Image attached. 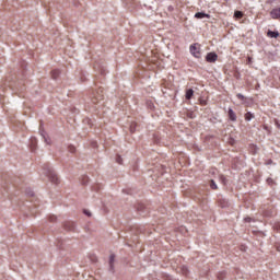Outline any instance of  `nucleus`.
Wrapping results in <instances>:
<instances>
[{
    "label": "nucleus",
    "instance_id": "15",
    "mask_svg": "<svg viewBox=\"0 0 280 280\" xmlns=\"http://www.w3.org/2000/svg\"><path fill=\"white\" fill-rule=\"evenodd\" d=\"M116 163H118V165H124V159H121V155L116 156Z\"/></svg>",
    "mask_w": 280,
    "mask_h": 280
},
{
    "label": "nucleus",
    "instance_id": "12",
    "mask_svg": "<svg viewBox=\"0 0 280 280\" xmlns=\"http://www.w3.org/2000/svg\"><path fill=\"white\" fill-rule=\"evenodd\" d=\"M59 75H60V71H59V70H52V71H51V78H52V80H56Z\"/></svg>",
    "mask_w": 280,
    "mask_h": 280
},
{
    "label": "nucleus",
    "instance_id": "16",
    "mask_svg": "<svg viewBox=\"0 0 280 280\" xmlns=\"http://www.w3.org/2000/svg\"><path fill=\"white\" fill-rule=\"evenodd\" d=\"M210 187H211V189H218V184H215V180H213V179H211L210 180Z\"/></svg>",
    "mask_w": 280,
    "mask_h": 280
},
{
    "label": "nucleus",
    "instance_id": "9",
    "mask_svg": "<svg viewBox=\"0 0 280 280\" xmlns=\"http://www.w3.org/2000/svg\"><path fill=\"white\" fill-rule=\"evenodd\" d=\"M109 268L110 270L115 269V254H110L109 256Z\"/></svg>",
    "mask_w": 280,
    "mask_h": 280
},
{
    "label": "nucleus",
    "instance_id": "8",
    "mask_svg": "<svg viewBox=\"0 0 280 280\" xmlns=\"http://www.w3.org/2000/svg\"><path fill=\"white\" fill-rule=\"evenodd\" d=\"M267 36H269V38H279V32H277V31H268L267 32Z\"/></svg>",
    "mask_w": 280,
    "mask_h": 280
},
{
    "label": "nucleus",
    "instance_id": "25",
    "mask_svg": "<svg viewBox=\"0 0 280 280\" xmlns=\"http://www.w3.org/2000/svg\"><path fill=\"white\" fill-rule=\"evenodd\" d=\"M183 270H184V273L187 275V268L184 267Z\"/></svg>",
    "mask_w": 280,
    "mask_h": 280
},
{
    "label": "nucleus",
    "instance_id": "13",
    "mask_svg": "<svg viewBox=\"0 0 280 280\" xmlns=\"http://www.w3.org/2000/svg\"><path fill=\"white\" fill-rule=\"evenodd\" d=\"M129 130L131 133H135L137 132V122H132L129 127Z\"/></svg>",
    "mask_w": 280,
    "mask_h": 280
},
{
    "label": "nucleus",
    "instance_id": "24",
    "mask_svg": "<svg viewBox=\"0 0 280 280\" xmlns=\"http://www.w3.org/2000/svg\"><path fill=\"white\" fill-rule=\"evenodd\" d=\"M85 215H89V218H91V212H89L88 210H84Z\"/></svg>",
    "mask_w": 280,
    "mask_h": 280
},
{
    "label": "nucleus",
    "instance_id": "19",
    "mask_svg": "<svg viewBox=\"0 0 280 280\" xmlns=\"http://www.w3.org/2000/svg\"><path fill=\"white\" fill-rule=\"evenodd\" d=\"M56 220H57L56 215H50L49 217V222H56Z\"/></svg>",
    "mask_w": 280,
    "mask_h": 280
},
{
    "label": "nucleus",
    "instance_id": "14",
    "mask_svg": "<svg viewBox=\"0 0 280 280\" xmlns=\"http://www.w3.org/2000/svg\"><path fill=\"white\" fill-rule=\"evenodd\" d=\"M234 16L235 19H242L244 16V13L242 11H235Z\"/></svg>",
    "mask_w": 280,
    "mask_h": 280
},
{
    "label": "nucleus",
    "instance_id": "1",
    "mask_svg": "<svg viewBox=\"0 0 280 280\" xmlns=\"http://www.w3.org/2000/svg\"><path fill=\"white\" fill-rule=\"evenodd\" d=\"M92 102L93 104H100V102H104V89L100 88L98 91L93 92Z\"/></svg>",
    "mask_w": 280,
    "mask_h": 280
},
{
    "label": "nucleus",
    "instance_id": "22",
    "mask_svg": "<svg viewBox=\"0 0 280 280\" xmlns=\"http://www.w3.org/2000/svg\"><path fill=\"white\" fill-rule=\"evenodd\" d=\"M253 62V57L247 58V63L250 65Z\"/></svg>",
    "mask_w": 280,
    "mask_h": 280
},
{
    "label": "nucleus",
    "instance_id": "7",
    "mask_svg": "<svg viewBox=\"0 0 280 280\" xmlns=\"http://www.w3.org/2000/svg\"><path fill=\"white\" fill-rule=\"evenodd\" d=\"M195 19H211V15L205 13V12H197L195 14Z\"/></svg>",
    "mask_w": 280,
    "mask_h": 280
},
{
    "label": "nucleus",
    "instance_id": "21",
    "mask_svg": "<svg viewBox=\"0 0 280 280\" xmlns=\"http://www.w3.org/2000/svg\"><path fill=\"white\" fill-rule=\"evenodd\" d=\"M267 183H268V185H272L275 182L272 180V178H268Z\"/></svg>",
    "mask_w": 280,
    "mask_h": 280
},
{
    "label": "nucleus",
    "instance_id": "26",
    "mask_svg": "<svg viewBox=\"0 0 280 280\" xmlns=\"http://www.w3.org/2000/svg\"><path fill=\"white\" fill-rule=\"evenodd\" d=\"M142 208H143V206H140V207L138 208V211H141Z\"/></svg>",
    "mask_w": 280,
    "mask_h": 280
},
{
    "label": "nucleus",
    "instance_id": "27",
    "mask_svg": "<svg viewBox=\"0 0 280 280\" xmlns=\"http://www.w3.org/2000/svg\"><path fill=\"white\" fill-rule=\"evenodd\" d=\"M276 126H277L278 128H280V125H279V122H276Z\"/></svg>",
    "mask_w": 280,
    "mask_h": 280
},
{
    "label": "nucleus",
    "instance_id": "18",
    "mask_svg": "<svg viewBox=\"0 0 280 280\" xmlns=\"http://www.w3.org/2000/svg\"><path fill=\"white\" fill-rule=\"evenodd\" d=\"M220 180L223 185H226V177L224 175H220Z\"/></svg>",
    "mask_w": 280,
    "mask_h": 280
},
{
    "label": "nucleus",
    "instance_id": "28",
    "mask_svg": "<svg viewBox=\"0 0 280 280\" xmlns=\"http://www.w3.org/2000/svg\"><path fill=\"white\" fill-rule=\"evenodd\" d=\"M246 220V222H250V219H245Z\"/></svg>",
    "mask_w": 280,
    "mask_h": 280
},
{
    "label": "nucleus",
    "instance_id": "5",
    "mask_svg": "<svg viewBox=\"0 0 280 280\" xmlns=\"http://www.w3.org/2000/svg\"><path fill=\"white\" fill-rule=\"evenodd\" d=\"M63 229L66 231H75V223H73L71 221H67L63 223Z\"/></svg>",
    "mask_w": 280,
    "mask_h": 280
},
{
    "label": "nucleus",
    "instance_id": "10",
    "mask_svg": "<svg viewBox=\"0 0 280 280\" xmlns=\"http://www.w3.org/2000/svg\"><path fill=\"white\" fill-rule=\"evenodd\" d=\"M250 119H255V114L247 112L245 114V121H250Z\"/></svg>",
    "mask_w": 280,
    "mask_h": 280
},
{
    "label": "nucleus",
    "instance_id": "11",
    "mask_svg": "<svg viewBox=\"0 0 280 280\" xmlns=\"http://www.w3.org/2000/svg\"><path fill=\"white\" fill-rule=\"evenodd\" d=\"M194 97V91L191 89L186 91V100H191Z\"/></svg>",
    "mask_w": 280,
    "mask_h": 280
},
{
    "label": "nucleus",
    "instance_id": "2",
    "mask_svg": "<svg viewBox=\"0 0 280 280\" xmlns=\"http://www.w3.org/2000/svg\"><path fill=\"white\" fill-rule=\"evenodd\" d=\"M47 176H48L50 183H52L54 185H58V183H60V178H58V175L56 174V172L54 170L49 168L47 172Z\"/></svg>",
    "mask_w": 280,
    "mask_h": 280
},
{
    "label": "nucleus",
    "instance_id": "17",
    "mask_svg": "<svg viewBox=\"0 0 280 280\" xmlns=\"http://www.w3.org/2000/svg\"><path fill=\"white\" fill-rule=\"evenodd\" d=\"M236 97L238 98V100H241L242 102H244V100H246V96H244L243 94H236Z\"/></svg>",
    "mask_w": 280,
    "mask_h": 280
},
{
    "label": "nucleus",
    "instance_id": "29",
    "mask_svg": "<svg viewBox=\"0 0 280 280\" xmlns=\"http://www.w3.org/2000/svg\"><path fill=\"white\" fill-rule=\"evenodd\" d=\"M277 229H280V224L277 226Z\"/></svg>",
    "mask_w": 280,
    "mask_h": 280
},
{
    "label": "nucleus",
    "instance_id": "23",
    "mask_svg": "<svg viewBox=\"0 0 280 280\" xmlns=\"http://www.w3.org/2000/svg\"><path fill=\"white\" fill-rule=\"evenodd\" d=\"M266 165H272V160H268V161L266 162Z\"/></svg>",
    "mask_w": 280,
    "mask_h": 280
},
{
    "label": "nucleus",
    "instance_id": "3",
    "mask_svg": "<svg viewBox=\"0 0 280 280\" xmlns=\"http://www.w3.org/2000/svg\"><path fill=\"white\" fill-rule=\"evenodd\" d=\"M190 54L195 58H200V47H198V44L190 45Z\"/></svg>",
    "mask_w": 280,
    "mask_h": 280
},
{
    "label": "nucleus",
    "instance_id": "20",
    "mask_svg": "<svg viewBox=\"0 0 280 280\" xmlns=\"http://www.w3.org/2000/svg\"><path fill=\"white\" fill-rule=\"evenodd\" d=\"M69 152H71V153L75 152V147L70 145V147H69Z\"/></svg>",
    "mask_w": 280,
    "mask_h": 280
},
{
    "label": "nucleus",
    "instance_id": "6",
    "mask_svg": "<svg viewBox=\"0 0 280 280\" xmlns=\"http://www.w3.org/2000/svg\"><path fill=\"white\" fill-rule=\"evenodd\" d=\"M228 115H229V118L231 119V121H237V115L235 114V112L232 108H229Z\"/></svg>",
    "mask_w": 280,
    "mask_h": 280
},
{
    "label": "nucleus",
    "instance_id": "4",
    "mask_svg": "<svg viewBox=\"0 0 280 280\" xmlns=\"http://www.w3.org/2000/svg\"><path fill=\"white\" fill-rule=\"evenodd\" d=\"M218 60V54L215 52H208L206 56L207 62H215Z\"/></svg>",
    "mask_w": 280,
    "mask_h": 280
}]
</instances>
